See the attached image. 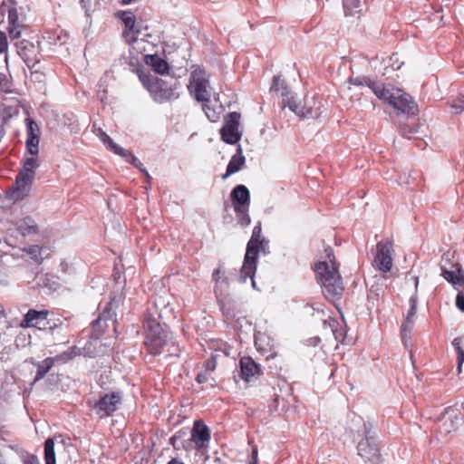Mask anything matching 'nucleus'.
I'll use <instances>...</instances> for the list:
<instances>
[{"label":"nucleus","instance_id":"nucleus-1","mask_svg":"<svg viewBox=\"0 0 464 464\" xmlns=\"http://www.w3.org/2000/svg\"><path fill=\"white\" fill-rule=\"evenodd\" d=\"M158 298H154L152 307L145 311L142 317V328L145 334L144 345L151 355L161 353L164 346L169 340V333L166 324L160 323V314L158 312Z\"/></svg>","mask_w":464,"mask_h":464},{"label":"nucleus","instance_id":"nucleus-2","mask_svg":"<svg viewBox=\"0 0 464 464\" xmlns=\"http://www.w3.org/2000/svg\"><path fill=\"white\" fill-rule=\"evenodd\" d=\"M139 78L152 100L158 103L171 102L179 97L178 92L179 82L177 79L171 78L170 81H166L143 72L139 74Z\"/></svg>","mask_w":464,"mask_h":464},{"label":"nucleus","instance_id":"nucleus-3","mask_svg":"<svg viewBox=\"0 0 464 464\" xmlns=\"http://www.w3.org/2000/svg\"><path fill=\"white\" fill-rule=\"evenodd\" d=\"M267 246L268 241L262 236L261 224L258 223L254 227L251 237L247 242L244 262L241 266V276L245 278L249 277L253 288H256L254 276L256 271L258 254L260 252L266 254Z\"/></svg>","mask_w":464,"mask_h":464},{"label":"nucleus","instance_id":"nucleus-4","mask_svg":"<svg viewBox=\"0 0 464 464\" xmlns=\"http://www.w3.org/2000/svg\"><path fill=\"white\" fill-rule=\"evenodd\" d=\"M39 167L32 160H24L23 166L17 173L13 186L5 192V199L16 203L30 196L35 170Z\"/></svg>","mask_w":464,"mask_h":464},{"label":"nucleus","instance_id":"nucleus-5","mask_svg":"<svg viewBox=\"0 0 464 464\" xmlns=\"http://www.w3.org/2000/svg\"><path fill=\"white\" fill-rule=\"evenodd\" d=\"M9 211L2 208V220L5 218V242L11 246H14L18 242V236L26 237L37 235L40 227L36 221L31 217L26 216L17 221L8 219Z\"/></svg>","mask_w":464,"mask_h":464},{"label":"nucleus","instance_id":"nucleus-6","mask_svg":"<svg viewBox=\"0 0 464 464\" xmlns=\"http://www.w3.org/2000/svg\"><path fill=\"white\" fill-rule=\"evenodd\" d=\"M328 258L332 265L330 266L326 261H319L314 264V271L315 278L322 287L326 290H337L342 287V277L338 271V266L333 261L334 255L327 254Z\"/></svg>","mask_w":464,"mask_h":464},{"label":"nucleus","instance_id":"nucleus-7","mask_svg":"<svg viewBox=\"0 0 464 464\" xmlns=\"http://www.w3.org/2000/svg\"><path fill=\"white\" fill-rule=\"evenodd\" d=\"M288 107L297 116L304 119H316L322 114V102L315 96H305L304 103H297L295 99L284 100V108Z\"/></svg>","mask_w":464,"mask_h":464},{"label":"nucleus","instance_id":"nucleus-8","mask_svg":"<svg viewBox=\"0 0 464 464\" xmlns=\"http://www.w3.org/2000/svg\"><path fill=\"white\" fill-rule=\"evenodd\" d=\"M24 122L26 127V151L24 160H32L34 163H38L40 128L32 118H26Z\"/></svg>","mask_w":464,"mask_h":464},{"label":"nucleus","instance_id":"nucleus-9","mask_svg":"<svg viewBox=\"0 0 464 464\" xmlns=\"http://www.w3.org/2000/svg\"><path fill=\"white\" fill-rule=\"evenodd\" d=\"M208 80L207 73L202 69H196L190 74L188 86L190 94L200 102H209L210 94L208 91Z\"/></svg>","mask_w":464,"mask_h":464},{"label":"nucleus","instance_id":"nucleus-10","mask_svg":"<svg viewBox=\"0 0 464 464\" xmlns=\"http://www.w3.org/2000/svg\"><path fill=\"white\" fill-rule=\"evenodd\" d=\"M240 113L232 111L227 113L225 122L220 130L221 140L227 144H236L241 139V133L238 130Z\"/></svg>","mask_w":464,"mask_h":464},{"label":"nucleus","instance_id":"nucleus-11","mask_svg":"<svg viewBox=\"0 0 464 464\" xmlns=\"http://www.w3.org/2000/svg\"><path fill=\"white\" fill-rule=\"evenodd\" d=\"M441 276L453 286H461L464 284V274L458 262L451 261L448 256H443L440 262Z\"/></svg>","mask_w":464,"mask_h":464},{"label":"nucleus","instance_id":"nucleus-12","mask_svg":"<svg viewBox=\"0 0 464 464\" xmlns=\"http://www.w3.org/2000/svg\"><path fill=\"white\" fill-rule=\"evenodd\" d=\"M392 245L391 242L376 245V254L372 262L373 266L382 273L390 272L392 267Z\"/></svg>","mask_w":464,"mask_h":464},{"label":"nucleus","instance_id":"nucleus-13","mask_svg":"<svg viewBox=\"0 0 464 464\" xmlns=\"http://www.w3.org/2000/svg\"><path fill=\"white\" fill-rule=\"evenodd\" d=\"M121 401V395L120 392H113L107 393L100 398L94 404L96 413L100 418L111 416L119 407Z\"/></svg>","mask_w":464,"mask_h":464},{"label":"nucleus","instance_id":"nucleus-14","mask_svg":"<svg viewBox=\"0 0 464 464\" xmlns=\"http://www.w3.org/2000/svg\"><path fill=\"white\" fill-rule=\"evenodd\" d=\"M246 278L242 276L241 273L237 275L232 270H227L223 264H219L212 273V282L215 285V288L228 287L231 282L235 280L245 282Z\"/></svg>","mask_w":464,"mask_h":464},{"label":"nucleus","instance_id":"nucleus-15","mask_svg":"<svg viewBox=\"0 0 464 464\" xmlns=\"http://www.w3.org/2000/svg\"><path fill=\"white\" fill-rule=\"evenodd\" d=\"M397 113L414 115L416 113V103L412 98L402 92L401 90H396V94L393 99L391 100L390 104Z\"/></svg>","mask_w":464,"mask_h":464},{"label":"nucleus","instance_id":"nucleus-16","mask_svg":"<svg viewBox=\"0 0 464 464\" xmlns=\"http://www.w3.org/2000/svg\"><path fill=\"white\" fill-rule=\"evenodd\" d=\"M239 365L240 376L246 382H254L263 374L260 365L257 364L250 356H244L240 358Z\"/></svg>","mask_w":464,"mask_h":464},{"label":"nucleus","instance_id":"nucleus-17","mask_svg":"<svg viewBox=\"0 0 464 464\" xmlns=\"http://www.w3.org/2000/svg\"><path fill=\"white\" fill-rule=\"evenodd\" d=\"M48 314L49 312L47 310L36 311L30 309L20 323V326L23 328L35 327L40 330L45 329L48 324Z\"/></svg>","mask_w":464,"mask_h":464},{"label":"nucleus","instance_id":"nucleus-18","mask_svg":"<svg viewBox=\"0 0 464 464\" xmlns=\"http://www.w3.org/2000/svg\"><path fill=\"white\" fill-rule=\"evenodd\" d=\"M119 17L125 25V29L122 32V37L126 43L132 44L136 42L139 31H135V15L130 11H121L117 13Z\"/></svg>","mask_w":464,"mask_h":464},{"label":"nucleus","instance_id":"nucleus-19","mask_svg":"<svg viewBox=\"0 0 464 464\" xmlns=\"http://www.w3.org/2000/svg\"><path fill=\"white\" fill-rule=\"evenodd\" d=\"M191 440L197 449H203L208 446L210 440V431L207 425L201 420H196L191 431Z\"/></svg>","mask_w":464,"mask_h":464},{"label":"nucleus","instance_id":"nucleus-20","mask_svg":"<svg viewBox=\"0 0 464 464\" xmlns=\"http://www.w3.org/2000/svg\"><path fill=\"white\" fill-rule=\"evenodd\" d=\"M17 53L24 63L30 66L39 62L37 58V47L31 42L23 40L16 44Z\"/></svg>","mask_w":464,"mask_h":464},{"label":"nucleus","instance_id":"nucleus-21","mask_svg":"<svg viewBox=\"0 0 464 464\" xmlns=\"http://www.w3.org/2000/svg\"><path fill=\"white\" fill-rule=\"evenodd\" d=\"M462 421L463 417L461 413L449 407L443 414L441 428L446 433H450L456 430Z\"/></svg>","mask_w":464,"mask_h":464},{"label":"nucleus","instance_id":"nucleus-22","mask_svg":"<svg viewBox=\"0 0 464 464\" xmlns=\"http://www.w3.org/2000/svg\"><path fill=\"white\" fill-rule=\"evenodd\" d=\"M410 308L407 312L406 318L404 322L401 324V337L403 340L410 339L411 338V333L414 325V321L412 320V317L414 316L416 313V304H417V295H413L410 298Z\"/></svg>","mask_w":464,"mask_h":464},{"label":"nucleus","instance_id":"nucleus-23","mask_svg":"<svg viewBox=\"0 0 464 464\" xmlns=\"http://www.w3.org/2000/svg\"><path fill=\"white\" fill-rule=\"evenodd\" d=\"M233 208L250 207V192L245 185H237L230 193Z\"/></svg>","mask_w":464,"mask_h":464},{"label":"nucleus","instance_id":"nucleus-24","mask_svg":"<svg viewBox=\"0 0 464 464\" xmlns=\"http://www.w3.org/2000/svg\"><path fill=\"white\" fill-rule=\"evenodd\" d=\"M372 438L366 436L357 446L358 454L365 460H372L378 457L379 449L375 443L371 441Z\"/></svg>","mask_w":464,"mask_h":464},{"label":"nucleus","instance_id":"nucleus-25","mask_svg":"<svg viewBox=\"0 0 464 464\" xmlns=\"http://www.w3.org/2000/svg\"><path fill=\"white\" fill-rule=\"evenodd\" d=\"M246 158L243 155V150L240 145L237 146V152L231 157L226 169V173L223 175V179H226L237 172H238L245 165Z\"/></svg>","mask_w":464,"mask_h":464},{"label":"nucleus","instance_id":"nucleus-26","mask_svg":"<svg viewBox=\"0 0 464 464\" xmlns=\"http://www.w3.org/2000/svg\"><path fill=\"white\" fill-rule=\"evenodd\" d=\"M8 34L12 39H17L21 36L22 24L18 19L17 9L14 6H10L8 10Z\"/></svg>","mask_w":464,"mask_h":464},{"label":"nucleus","instance_id":"nucleus-27","mask_svg":"<svg viewBox=\"0 0 464 464\" xmlns=\"http://www.w3.org/2000/svg\"><path fill=\"white\" fill-rule=\"evenodd\" d=\"M147 65L159 74H165L169 72V63L161 56L158 54H148L145 56Z\"/></svg>","mask_w":464,"mask_h":464},{"label":"nucleus","instance_id":"nucleus-28","mask_svg":"<svg viewBox=\"0 0 464 464\" xmlns=\"http://www.w3.org/2000/svg\"><path fill=\"white\" fill-rule=\"evenodd\" d=\"M23 250L29 255L30 258L37 265H41L49 256V249L46 246H39L38 245L29 246Z\"/></svg>","mask_w":464,"mask_h":464},{"label":"nucleus","instance_id":"nucleus-29","mask_svg":"<svg viewBox=\"0 0 464 464\" xmlns=\"http://www.w3.org/2000/svg\"><path fill=\"white\" fill-rule=\"evenodd\" d=\"M270 91L279 92L283 97V100L287 101L288 99H294L290 96L291 92L289 91L286 82L282 80L279 75L274 76ZM282 106L284 107V101H282Z\"/></svg>","mask_w":464,"mask_h":464},{"label":"nucleus","instance_id":"nucleus-30","mask_svg":"<svg viewBox=\"0 0 464 464\" xmlns=\"http://www.w3.org/2000/svg\"><path fill=\"white\" fill-rule=\"evenodd\" d=\"M35 282L38 287L47 290H56L58 286L56 276L52 274H38L35 276Z\"/></svg>","mask_w":464,"mask_h":464},{"label":"nucleus","instance_id":"nucleus-31","mask_svg":"<svg viewBox=\"0 0 464 464\" xmlns=\"http://www.w3.org/2000/svg\"><path fill=\"white\" fill-rule=\"evenodd\" d=\"M55 362V359L53 357H47L44 361L35 363L37 366V372L35 377L34 379V382H36L43 379L46 373L52 369Z\"/></svg>","mask_w":464,"mask_h":464},{"label":"nucleus","instance_id":"nucleus-32","mask_svg":"<svg viewBox=\"0 0 464 464\" xmlns=\"http://www.w3.org/2000/svg\"><path fill=\"white\" fill-rule=\"evenodd\" d=\"M236 212L237 224L243 227L250 225L251 218L249 216V207H236L234 208Z\"/></svg>","mask_w":464,"mask_h":464},{"label":"nucleus","instance_id":"nucleus-33","mask_svg":"<svg viewBox=\"0 0 464 464\" xmlns=\"http://www.w3.org/2000/svg\"><path fill=\"white\" fill-rule=\"evenodd\" d=\"M44 461L45 464H56L54 441L51 438L44 441Z\"/></svg>","mask_w":464,"mask_h":464},{"label":"nucleus","instance_id":"nucleus-34","mask_svg":"<svg viewBox=\"0 0 464 464\" xmlns=\"http://www.w3.org/2000/svg\"><path fill=\"white\" fill-rule=\"evenodd\" d=\"M461 343H462L461 337H456L452 341V345L457 353L458 372H461L462 364L464 362V350L461 346Z\"/></svg>","mask_w":464,"mask_h":464},{"label":"nucleus","instance_id":"nucleus-35","mask_svg":"<svg viewBox=\"0 0 464 464\" xmlns=\"http://www.w3.org/2000/svg\"><path fill=\"white\" fill-rule=\"evenodd\" d=\"M125 299L124 293L123 292H117L113 295L112 297H111L110 302L106 304L104 310L107 312L113 311L117 309L120 304L123 303Z\"/></svg>","mask_w":464,"mask_h":464},{"label":"nucleus","instance_id":"nucleus-36","mask_svg":"<svg viewBox=\"0 0 464 464\" xmlns=\"http://www.w3.org/2000/svg\"><path fill=\"white\" fill-rule=\"evenodd\" d=\"M372 82L373 80L371 77L365 75L351 76L348 79L350 84L354 86H367L368 88H370Z\"/></svg>","mask_w":464,"mask_h":464},{"label":"nucleus","instance_id":"nucleus-37","mask_svg":"<svg viewBox=\"0 0 464 464\" xmlns=\"http://www.w3.org/2000/svg\"><path fill=\"white\" fill-rule=\"evenodd\" d=\"M94 132L101 139L102 143L107 146V148L111 150L112 149L113 144H116L112 139L101 128L96 129L95 125H93Z\"/></svg>","mask_w":464,"mask_h":464},{"label":"nucleus","instance_id":"nucleus-38","mask_svg":"<svg viewBox=\"0 0 464 464\" xmlns=\"http://www.w3.org/2000/svg\"><path fill=\"white\" fill-rule=\"evenodd\" d=\"M404 280H405V284H404L405 288L415 289V290L417 289L418 284H419V276L416 274H414L412 271H411L410 273H408L405 276Z\"/></svg>","mask_w":464,"mask_h":464},{"label":"nucleus","instance_id":"nucleus-39","mask_svg":"<svg viewBox=\"0 0 464 464\" xmlns=\"http://www.w3.org/2000/svg\"><path fill=\"white\" fill-rule=\"evenodd\" d=\"M128 163H130L134 167H136L140 172H142L147 179V182L150 183V179H151L147 169L144 168L143 164L140 162V160L133 154L127 161Z\"/></svg>","mask_w":464,"mask_h":464},{"label":"nucleus","instance_id":"nucleus-40","mask_svg":"<svg viewBox=\"0 0 464 464\" xmlns=\"http://www.w3.org/2000/svg\"><path fill=\"white\" fill-rule=\"evenodd\" d=\"M154 298H158L157 300V304H158V312L159 314H160V308L162 307H166L167 304H169V301H167L162 295H160L159 293H155L150 299L149 303H148V306H147V309L146 311H148L150 307H152V303L154 301Z\"/></svg>","mask_w":464,"mask_h":464},{"label":"nucleus","instance_id":"nucleus-41","mask_svg":"<svg viewBox=\"0 0 464 464\" xmlns=\"http://www.w3.org/2000/svg\"><path fill=\"white\" fill-rule=\"evenodd\" d=\"M324 297L340 310L339 304L342 299V292H325Z\"/></svg>","mask_w":464,"mask_h":464},{"label":"nucleus","instance_id":"nucleus-42","mask_svg":"<svg viewBox=\"0 0 464 464\" xmlns=\"http://www.w3.org/2000/svg\"><path fill=\"white\" fill-rule=\"evenodd\" d=\"M217 359L218 355L212 353L211 356L208 359H207L203 364L204 371L212 373L216 370L218 365Z\"/></svg>","mask_w":464,"mask_h":464},{"label":"nucleus","instance_id":"nucleus-43","mask_svg":"<svg viewBox=\"0 0 464 464\" xmlns=\"http://www.w3.org/2000/svg\"><path fill=\"white\" fill-rule=\"evenodd\" d=\"M209 102H202V109L207 116V118L212 121L216 122L219 119V114L213 109L208 106Z\"/></svg>","mask_w":464,"mask_h":464},{"label":"nucleus","instance_id":"nucleus-44","mask_svg":"<svg viewBox=\"0 0 464 464\" xmlns=\"http://www.w3.org/2000/svg\"><path fill=\"white\" fill-rule=\"evenodd\" d=\"M2 93H16L13 89V82L6 75L2 74Z\"/></svg>","mask_w":464,"mask_h":464},{"label":"nucleus","instance_id":"nucleus-45","mask_svg":"<svg viewBox=\"0 0 464 464\" xmlns=\"http://www.w3.org/2000/svg\"><path fill=\"white\" fill-rule=\"evenodd\" d=\"M452 112L459 114L464 111V94L459 95L451 105Z\"/></svg>","mask_w":464,"mask_h":464},{"label":"nucleus","instance_id":"nucleus-46","mask_svg":"<svg viewBox=\"0 0 464 464\" xmlns=\"http://www.w3.org/2000/svg\"><path fill=\"white\" fill-rule=\"evenodd\" d=\"M111 150L112 152H114L115 154L122 157L126 162L133 155L130 151L125 150L124 148L121 147L117 143L113 144L112 149Z\"/></svg>","mask_w":464,"mask_h":464},{"label":"nucleus","instance_id":"nucleus-47","mask_svg":"<svg viewBox=\"0 0 464 464\" xmlns=\"http://www.w3.org/2000/svg\"><path fill=\"white\" fill-rule=\"evenodd\" d=\"M360 0H343L345 14H350L359 6Z\"/></svg>","mask_w":464,"mask_h":464},{"label":"nucleus","instance_id":"nucleus-48","mask_svg":"<svg viewBox=\"0 0 464 464\" xmlns=\"http://www.w3.org/2000/svg\"><path fill=\"white\" fill-rule=\"evenodd\" d=\"M113 281L114 284L111 287H113L115 290H123L125 287V278L121 276L120 273H113Z\"/></svg>","mask_w":464,"mask_h":464},{"label":"nucleus","instance_id":"nucleus-49","mask_svg":"<svg viewBox=\"0 0 464 464\" xmlns=\"http://www.w3.org/2000/svg\"><path fill=\"white\" fill-rule=\"evenodd\" d=\"M80 5L86 15H90V13L94 11L96 0H80Z\"/></svg>","mask_w":464,"mask_h":464},{"label":"nucleus","instance_id":"nucleus-50","mask_svg":"<svg viewBox=\"0 0 464 464\" xmlns=\"http://www.w3.org/2000/svg\"><path fill=\"white\" fill-rule=\"evenodd\" d=\"M396 90L394 88L389 89L386 88L383 90V94L381 96L380 100L383 102H387L388 104H391V100L393 99L394 95L396 94Z\"/></svg>","mask_w":464,"mask_h":464},{"label":"nucleus","instance_id":"nucleus-51","mask_svg":"<svg viewBox=\"0 0 464 464\" xmlns=\"http://www.w3.org/2000/svg\"><path fill=\"white\" fill-rule=\"evenodd\" d=\"M369 89H371V91L380 100L381 96L383 94V90L385 89V86L382 83L377 82L373 80V82Z\"/></svg>","mask_w":464,"mask_h":464},{"label":"nucleus","instance_id":"nucleus-52","mask_svg":"<svg viewBox=\"0 0 464 464\" xmlns=\"http://www.w3.org/2000/svg\"><path fill=\"white\" fill-rule=\"evenodd\" d=\"M74 357V352L72 348L70 351L63 352V353L54 357L55 361L66 362Z\"/></svg>","mask_w":464,"mask_h":464},{"label":"nucleus","instance_id":"nucleus-53","mask_svg":"<svg viewBox=\"0 0 464 464\" xmlns=\"http://www.w3.org/2000/svg\"><path fill=\"white\" fill-rule=\"evenodd\" d=\"M220 308L227 318L234 319L236 317V314L234 313V310L230 307V304H227L225 302L220 301Z\"/></svg>","mask_w":464,"mask_h":464},{"label":"nucleus","instance_id":"nucleus-54","mask_svg":"<svg viewBox=\"0 0 464 464\" xmlns=\"http://www.w3.org/2000/svg\"><path fill=\"white\" fill-rule=\"evenodd\" d=\"M329 325V327L331 328L332 332L334 333V336H335V339H339V337L342 335L341 334H339L336 330H335V327L338 325V322L331 317H329L328 320H324V325Z\"/></svg>","mask_w":464,"mask_h":464},{"label":"nucleus","instance_id":"nucleus-55","mask_svg":"<svg viewBox=\"0 0 464 464\" xmlns=\"http://www.w3.org/2000/svg\"><path fill=\"white\" fill-rule=\"evenodd\" d=\"M402 64H403V62H400L399 61L398 55L396 53H392L390 56V64H389V66H391L393 71L401 69Z\"/></svg>","mask_w":464,"mask_h":464},{"label":"nucleus","instance_id":"nucleus-56","mask_svg":"<svg viewBox=\"0 0 464 464\" xmlns=\"http://www.w3.org/2000/svg\"><path fill=\"white\" fill-rule=\"evenodd\" d=\"M209 374H210L209 372H207L204 370H203V372H198L196 377L197 382L199 384L208 382L209 380Z\"/></svg>","mask_w":464,"mask_h":464},{"label":"nucleus","instance_id":"nucleus-57","mask_svg":"<svg viewBox=\"0 0 464 464\" xmlns=\"http://www.w3.org/2000/svg\"><path fill=\"white\" fill-rule=\"evenodd\" d=\"M8 47L7 37L4 32H2V53H6ZM6 66H8L7 54L5 56Z\"/></svg>","mask_w":464,"mask_h":464},{"label":"nucleus","instance_id":"nucleus-58","mask_svg":"<svg viewBox=\"0 0 464 464\" xmlns=\"http://www.w3.org/2000/svg\"><path fill=\"white\" fill-rule=\"evenodd\" d=\"M401 132L403 137L411 139V135L416 133L417 130L415 127H413V128L402 127L401 129Z\"/></svg>","mask_w":464,"mask_h":464},{"label":"nucleus","instance_id":"nucleus-59","mask_svg":"<svg viewBox=\"0 0 464 464\" xmlns=\"http://www.w3.org/2000/svg\"><path fill=\"white\" fill-rule=\"evenodd\" d=\"M456 304L459 310L464 312V292H459L456 298Z\"/></svg>","mask_w":464,"mask_h":464},{"label":"nucleus","instance_id":"nucleus-60","mask_svg":"<svg viewBox=\"0 0 464 464\" xmlns=\"http://www.w3.org/2000/svg\"><path fill=\"white\" fill-rule=\"evenodd\" d=\"M24 464H40V460L36 455H28L24 459Z\"/></svg>","mask_w":464,"mask_h":464},{"label":"nucleus","instance_id":"nucleus-61","mask_svg":"<svg viewBox=\"0 0 464 464\" xmlns=\"http://www.w3.org/2000/svg\"><path fill=\"white\" fill-rule=\"evenodd\" d=\"M103 322V320L102 319V317H98L93 323H92V329L93 331L95 332L96 329L102 324V323Z\"/></svg>","mask_w":464,"mask_h":464},{"label":"nucleus","instance_id":"nucleus-62","mask_svg":"<svg viewBox=\"0 0 464 464\" xmlns=\"http://www.w3.org/2000/svg\"><path fill=\"white\" fill-rule=\"evenodd\" d=\"M257 455H258V450H257V447L255 446L252 450V461H256L258 462V459H257Z\"/></svg>","mask_w":464,"mask_h":464},{"label":"nucleus","instance_id":"nucleus-63","mask_svg":"<svg viewBox=\"0 0 464 464\" xmlns=\"http://www.w3.org/2000/svg\"><path fill=\"white\" fill-rule=\"evenodd\" d=\"M167 464H184L183 462L179 461V459H172L171 460H169Z\"/></svg>","mask_w":464,"mask_h":464},{"label":"nucleus","instance_id":"nucleus-64","mask_svg":"<svg viewBox=\"0 0 464 464\" xmlns=\"http://www.w3.org/2000/svg\"><path fill=\"white\" fill-rule=\"evenodd\" d=\"M278 407V396L276 395V398L274 399V405H273V410H276Z\"/></svg>","mask_w":464,"mask_h":464}]
</instances>
